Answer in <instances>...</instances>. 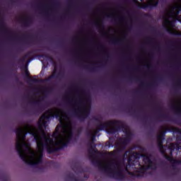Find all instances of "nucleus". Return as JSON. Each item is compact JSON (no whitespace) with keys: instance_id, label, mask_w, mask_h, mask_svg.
I'll use <instances>...</instances> for the list:
<instances>
[{"instance_id":"f257e3e1","label":"nucleus","mask_w":181,"mask_h":181,"mask_svg":"<svg viewBox=\"0 0 181 181\" xmlns=\"http://www.w3.org/2000/svg\"><path fill=\"white\" fill-rule=\"evenodd\" d=\"M16 148L21 159L28 165L42 162L43 151L48 153L67 146L73 136V124L62 109H49L38 121V129L25 124L16 129Z\"/></svg>"},{"instance_id":"f03ea898","label":"nucleus","mask_w":181,"mask_h":181,"mask_svg":"<svg viewBox=\"0 0 181 181\" xmlns=\"http://www.w3.org/2000/svg\"><path fill=\"white\" fill-rule=\"evenodd\" d=\"M128 155L127 165H125V159H105L99 162L98 168L117 180L125 179V172L131 176L140 177L146 175L149 169L156 168V163L152 161V156L149 153H132L129 150L124 153V158Z\"/></svg>"},{"instance_id":"7ed1b4c3","label":"nucleus","mask_w":181,"mask_h":181,"mask_svg":"<svg viewBox=\"0 0 181 181\" xmlns=\"http://www.w3.org/2000/svg\"><path fill=\"white\" fill-rule=\"evenodd\" d=\"M67 101L80 118H87L91 108V100L84 91L76 90L66 96Z\"/></svg>"},{"instance_id":"20e7f679","label":"nucleus","mask_w":181,"mask_h":181,"mask_svg":"<svg viewBox=\"0 0 181 181\" xmlns=\"http://www.w3.org/2000/svg\"><path fill=\"white\" fill-rule=\"evenodd\" d=\"M181 11V0L170 6L163 17V25L171 35H181L175 30V21H179V13Z\"/></svg>"},{"instance_id":"39448f33","label":"nucleus","mask_w":181,"mask_h":181,"mask_svg":"<svg viewBox=\"0 0 181 181\" xmlns=\"http://www.w3.org/2000/svg\"><path fill=\"white\" fill-rule=\"evenodd\" d=\"M163 140H165V132L163 130H161L157 136V142L160 151L167 160L174 162V163H181V146L176 143L170 144L168 147L170 154V156H169L165 153L163 142L162 141Z\"/></svg>"},{"instance_id":"423d86ee","label":"nucleus","mask_w":181,"mask_h":181,"mask_svg":"<svg viewBox=\"0 0 181 181\" xmlns=\"http://www.w3.org/2000/svg\"><path fill=\"white\" fill-rule=\"evenodd\" d=\"M117 125H119V122L110 120L100 123L98 126V129H93L90 130L88 133L89 138L90 139V141H89V146L90 148V150L93 152H95V150L93 148L95 147V144H94L93 142L94 141H95V135L98 134L99 131H103V129H107L109 132L112 134L118 131V129H117Z\"/></svg>"},{"instance_id":"0eeeda50","label":"nucleus","mask_w":181,"mask_h":181,"mask_svg":"<svg viewBox=\"0 0 181 181\" xmlns=\"http://www.w3.org/2000/svg\"><path fill=\"white\" fill-rule=\"evenodd\" d=\"M141 1L144 0H141ZM158 0H147V2L137 3L139 8L145 9L149 6H156L158 5Z\"/></svg>"},{"instance_id":"6e6552de","label":"nucleus","mask_w":181,"mask_h":181,"mask_svg":"<svg viewBox=\"0 0 181 181\" xmlns=\"http://www.w3.org/2000/svg\"><path fill=\"white\" fill-rule=\"evenodd\" d=\"M173 107L177 114H181V99L175 100L173 103Z\"/></svg>"},{"instance_id":"1a4fd4ad","label":"nucleus","mask_w":181,"mask_h":181,"mask_svg":"<svg viewBox=\"0 0 181 181\" xmlns=\"http://www.w3.org/2000/svg\"><path fill=\"white\" fill-rule=\"evenodd\" d=\"M128 142H129V140H127V139L123 140V141L122 143V146H125V145H127V144H128Z\"/></svg>"},{"instance_id":"9d476101","label":"nucleus","mask_w":181,"mask_h":181,"mask_svg":"<svg viewBox=\"0 0 181 181\" xmlns=\"http://www.w3.org/2000/svg\"><path fill=\"white\" fill-rule=\"evenodd\" d=\"M25 76H27V77H29V71H28V69H25Z\"/></svg>"},{"instance_id":"9b49d317","label":"nucleus","mask_w":181,"mask_h":181,"mask_svg":"<svg viewBox=\"0 0 181 181\" xmlns=\"http://www.w3.org/2000/svg\"><path fill=\"white\" fill-rule=\"evenodd\" d=\"M125 134L127 135H131V131L129 130V129H127V130L125 132Z\"/></svg>"}]
</instances>
